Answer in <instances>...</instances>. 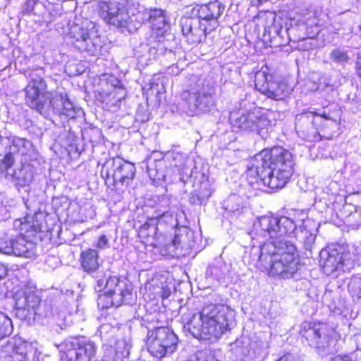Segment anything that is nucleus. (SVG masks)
<instances>
[{"label": "nucleus", "mask_w": 361, "mask_h": 361, "mask_svg": "<svg viewBox=\"0 0 361 361\" xmlns=\"http://www.w3.org/2000/svg\"><path fill=\"white\" fill-rule=\"evenodd\" d=\"M296 224L287 216H262L253 224L250 235L253 243L251 255L269 274L281 279L291 278L298 269L299 258L295 245L286 240L294 238L307 248L314 243L315 223L310 219Z\"/></svg>", "instance_id": "obj_1"}, {"label": "nucleus", "mask_w": 361, "mask_h": 361, "mask_svg": "<svg viewBox=\"0 0 361 361\" xmlns=\"http://www.w3.org/2000/svg\"><path fill=\"white\" fill-rule=\"evenodd\" d=\"M292 154L282 147L265 149L251 158L247 165L246 178L254 189L268 186L283 188L293 173Z\"/></svg>", "instance_id": "obj_2"}, {"label": "nucleus", "mask_w": 361, "mask_h": 361, "mask_svg": "<svg viewBox=\"0 0 361 361\" xmlns=\"http://www.w3.org/2000/svg\"><path fill=\"white\" fill-rule=\"evenodd\" d=\"M44 74V68L40 67L30 73V81L25 89L27 105L45 118L49 117L51 112L59 115L61 119H75L82 116V109L74 106L66 94L54 97L52 92L47 90Z\"/></svg>", "instance_id": "obj_3"}, {"label": "nucleus", "mask_w": 361, "mask_h": 361, "mask_svg": "<svg viewBox=\"0 0 361 361\" xmlns=\"http://www.w3.org/2000/svg\"><path fill=\"white\" fill-rule=\"evenodd\" d=\"M235 325V311L225 305H209L192 316L185 327L197 338L218 341Z\"/></svg>", "instance_id": "obj_4"}, {"label": "nucleus", "mask_w": 361, "mask_h": 361, "mask_svg": "<svg viewBox=\"0 0 361 361\" xmlns=\"http://www.w3.org/2000/svg\"><path fill=\"white\" fill-rule=\"evenodd\" d=\"M214 87L202 80L181 94L182 108L188 115L211 111L215 106Z\"/></svg>", "instance_id": "obj_5"}, {"label": "nucleus", "mask_w": 361, "mask_h": 361, "mask_svg": "<svg viewBox=\"0 0 361 361\" xmlns=\"http://www.w3.org/2000/svg\"><path fill=\"white\" fill-rule=\"evenodd\" d=\"M68 35L73 46L80 51L92 56L99 52L100 39L94 23L85 20L80 24L74 23L71 25Z\"/></svg>", "instance_id": "obj_6"}, {"label": "nucleus", "mask_w": 361, "mask_h": 361, "mask_svg": "<svg viewBox=\"0 0 361 361\" xmlns=\"http://www.w3.org/2000/svg\"><path fill=\"white\" fill-rule=\"evenodd\" d=\"M273 116L272 112L264 114L259 109L253 111L239 109L231 113L229 120L231 126L235 128L261 134L263 130H268L276 124L275 121L271 120Z\"/></svg>", "instance_id": "obj_7"}, {"label": "nucleus", "mask_w": 361, "mask_h": 361, "mask_svg": "<svg viewBox=\"0 0 361 361\" xmlns=\"http://www.w3.org/2000/svg\"><path fill=\"white\" fill-rule=\"evenodd\" d=\"M133 301L131 286L116 276H111L106 281L104 293L99 296L97 303L102 308H109L119 307L122 304L130 305Z\"/></svg>", "instance_id": "obj_8"}, {"label": "nucleus", "mask_w": 361, "mask_h": 361, "mask_svg": "<svg viewBox=\"0 0 361 361\" xmlns=\"http://www.w3.org/2000/svg\"><path fill=\"white\" fill-rule=\"evenodd\" d=\"M47 306L31 291L18 292L16 295V314L22 320H39L47 317Z\"/></svg>", "instance_id": "obj_9"}, {"label": "nucleus", "mask_w": 361, "mask_h": 361, "mask_svg": "<svg viewBox=\"0 0 361 361\" xmlns=\"http://www.w3.org/2000/svg\"><path fill=\"white\" fill-rule=\"evenodd\" d=\"M146 343L152 356L161 358L176 350L178 338L168 328L161 327L148 331Z\"/></svg>", "instance_id": "obj_10"}, {"label": "nucleus", "mask_w": 361, "mask_h": 361, "mask_svg": "<svg viewBox=\"0 0 361 361\" xmlns=\"http://www.w3.org/2000/svg\"><path fill=\"white\" fill-rule=\"evenodd\" d=\"M300 334L310 345L318 348L328 347L340 337L333 326L322 322H304Z\"/></svg>", "instance_id": "obj_11"}, {"label": "nucleus", "mask_w": 361, "mask_h": 361, "mask_svg": "<svg viewBox=\"0 0 361 361\" xmlns=\"http://www.w3.org/2000/svg\"><path fill=\"white\" fill-rule=\"evenodd\" d=\"M255 78L256 89L269 98L282 100L291 92V88L286 82L272 80V75L267 66H263L257 71Z\"/></svg>", "instance_id": "obj_12"}, {"label": "nucleus", "mask_w": 361, "mask_h": 361, "mask_svg": "<svg viewBox=\"0 0 361 361\" xmlns=\"http://www.w3.org/2000/svg\"><path fill=\"white\" fill-rule=\"evenodd\" d=\"M98 7L99 16L107 23L131 31V17L128 11L119 3L101 1Z\"/></svg>", "instance_id": "obj_13"}, {"label": "nucleus", "mask_w": 361, "mask_h": 361, "mask_svg": "<svg viewBox=\"0 0 361 361\" xmlns=\"http://www.w3.org/2000/svg\"><path fill=\"white\" fill-rule=\"evenodd\" d=\"M224 6L218 1L206 4L197 5L192 8L191 15L200 19V21L211 31L219 25V18L224 11Z\"/></svg>", "instance_id": "obj_14"}, {"label": "nucleus", "mask_w": 361, "mask_h": 361, "mask_svg": "<svg viewBox=\"0 0 361 361\" xmlns=\"http://www.w3.org/2000/svg\"><path fill=\"white\" fill-rule=\"evenodd\" d=\"M180 26L183 35L192 44L201 42L206 38L207 33L212 32L200 19L192 15L190 17L183 18L180 20Z\"/></svg>", "instance_id": "obj_15"}, {"label": "nucleus", "mask_w": 361, "mask_h": 361, "mask_svg": "<svg viewBox=\"0 0 361 361\" xmlns=\"http://www.w3.org/2000/svg\"><path fill=\"white\" fill-rule=\"evenodd\" d=\"M32 144L28 140L18 137H11L6 138V153L3 162L6 167H11L14 162L13 154H26Z\"/></svg>", "instance_id": "obj_16"}, {"label": "nucleus", "mask_w": 361, "mask_h": 361, "mask_svg": "<svg viewBox=\"0 0 361 361\" xmlns=\"http://www.w3.org/2000/svg\"><path fill=\"white\" fill-rule=\"evenodd\" d=\"M114 181L121 183L123 185L128 186L133 180L136 168L135 165L123 159L117 157L113 159Z\"/></svg>", "instance_id": "obj_17"}, {"label": "nucleus", "mask_w": 361, "mask_h": 361, "mask_svg": "<svg viewBox=\"0 0 361 361\" xmlns=\"http://www.w3.org/2000/svg\"><path fill=\"white\" fill-rule=\"evenodd\" d=\"M169 157L172 164L178 169L180 180L183 181L185 178L192 176L195 163L188 154L174 151L169 154Z\"/></svg>", "instance_id": "obj_18"}, {"label": "nucleus", "mask_w": 361, "mask_h": 361, "mask_svg": "<svg viewBox=\"0 0 361 361\" xmlns=\"http://www.w3.org/2000/svg\"><path fill=\"white\" fill-rule=\"evenodd\" d=\"M320 257L326 274L336 271L343 262V254L331 247L322 250Z\"/></svg>", "instance_id": "obj_19"}, {"label": "nucleus", "mask_w": 361, "mask_h": 361, "mask_svg": "<svg viewBox=\"0 0 361 361\" xmlns=\"http://www.w3.org/2000/svg\"><path fill=\"white\" fill-rule=\"evenodd\" d=\"M157 220L150 219L140 226L138 235L145 240L146 243L157 247L161 245L160 236L157 235Z\"/></svg>", "instance_id": "obj_20"}, {"label": "nucleus", "mask_w": 361, "mask_h": 361, "mask_svg": "<svg viewBox=\"0 0 361 361\" xmlns=\"http://www.w3.org/2000/svg\"><path fill=\"white\" fill-rule=\"evenodd\" d=\"M113 90L106 96L105 100L112 110H116L119 106V104L126 94V92L121 81L116 78H112L109 81Z\"/></svg>", "instance_id": "obj_21"}, {"label": "nucleus", "mask_w": 361, "mask_h": 361, "mask_svg": "<svg viewBox=\"0 0 361 361\" xmlns=\"http://www.w3.org/2000/svg\"><path fill=\"white\" fill-rule=\"evenodd\" d=\"M185 236L183 233H177L175 231L173 238L170 237L166 242L163 244L160 252L161 255L166 257H178L179 254L178 250L183 247V239Z\"/></svg>", "instance_id": "obj_22"}, {"label": "nucleus", "mask_w": 361, "mask_h": 361, "mask_svg": "<svg viewBox=\"0 0 361 361\" xmlns=\"http://www.w3.org/2000/svg\"><path fill=\"white\" fill-rule=\"evenodd\" d=\"M81 266L83 270L88 274L94 273L100 264L99 262V254L94 249H87L80 254Z\"/></svg>", "instance_id": "obj_23"}, {"label": "nucleus", "mask_w": 361, "mask_h": 361, "mask_svg": "<svg viewBox=\"0 0 361 361\" xmlns=\"http://www.w3.org/2000/svg\"><path fill=\"white\" fill-rule=\"evenodd\" d=\"M317 25V23L316 22L315 18H314L313 22H312V23L308 22V21L303 22V21H300V20H298V22H296L295 20H291L290 28L286 27V29L283 30L282 28V27L274 24L271 27V32H272L273 34L275 35L274 36V37L277 36V37L283 38L285 35H286L288 36V37H289L290 33L293 32L295 31V30H296V27H298V29H300L301 30H304L307 29L308 27H312L313 25Z\"/></svg>", "instance_id": "obj_24"}, {"label": "nucleus", "mask_w": 361, "mask_h": 361, "mask_svg": "<svg viewBox=\"0 0 361 361\" xmlns=\"http://www.w3.org/2000/svg\"><path fill=\"white\" fill-rule=\"evenodd\" d=\"M20 226L21 233L27 235L28 237L34 236L42 230V224L37 219L36 216H27L24 218V221L20 219L15 221V226Z\"/></svg>", "instance_id": "obj_25"}, {"label": "nucleus", "mask_w": 361, "mask_h": 361, "mask_svg": "<svg viewBox=\"0 0 361 361\" xmlns=\"http://www.w3.org/2000/svg\"><path fill=\"white\" fill-rule=\"evenodd\" d=\"M12 254L23 257H31L33 252L34 245L27 241L24 237L20 235L16 239H11Z\"/></svg>", "instance_id": "obj_26"}, {"label": "nucleus", "mask_w": 361, "mask_h": 361, "mask_svg": "<svg viewBox=\"0 0 361 361\" xmlns=\"http://www.w3.org/2000/svg\"><path fill=\"white\" fill-rule=\"evenodd\" d=\"M140 49L144 53L142 56L145 57L149 61L157 59L159 56L166 51L163 42L151 39L149 43L141 44Z\"/></svg>", "instance_id": "obj_27"}, {"label": "nucleus", "mask_w": 361, "mask_h": 361, "mask_svg": "<svg viewBox=\"0 0 361 361\" xmlns=\"http://www.w3.org/2000/svg\"><path fill=\"white\" fill-rule=\"evenodd\" d=\"M148 19L154 29L158 30L164 29V27L169 24L166 17V12L161 9H149Z\"/></svg>", "instance_id": "obj_28"}, {"label": "nucleus", "mask_w": 361, "mask_h": 361, "mask_svg": "<svg viewBox=\"0 0 361 361\" xmlns=\"http://www.w3.org/2000/svg\"><path fill=\"white\" fill-rule=\"evenodd\" d=\"M224 208L231 213H240L243 211L241 198L236 195H230L224 202Z\"/></svg>", "instance_id": "obj_29"}, {"label": "nucleus", "mask_w": 361, "mask_h": 361, "mask_svg": "<svg viewBox=\"0 0 361 361\" xmlns=\"http://www.w3.org/2000/svg\"><path fill=\"white\" fill-rule=\"evenodd\" d=\"M13 331L11 319L4 312H0V340L8 336Z\"/></svg>", "instance_id": "obj_30"}, {"label": "nucleus", "mask_w": 361, "mask_h": 361, "mask_svg": "<svg viewBox=\"0 0 361 361\" xmlns=\"http://www.w3.org/2000/svg\"><path fill=\"white\" fill-rule=\"evenodd\" d=\"M330 58L334 62L341 65L347 63L349 59L347 52L340 49H334L330 54Z\"/></svg>", "instance_id": "obj_31"}, {"label": "nucleus", "mask_w": 361, "mask_h": 361, "mask_svg": "<svg viewBox=\"0 0 361 361\" xmlns=\"http://www.w3.org/2000/svg\"><path fill=\"white\" fill-rule=\"evenodd\" d=\"M34 178L33 170L30 166H23L20 172L19 180L22 181L24 185L32 183Z\"/></svg>", "instance_id": "obj_32"}, {"label": "nucleus", "mask_w": 361, "mask_h": 361, "mask_svg": "<svg viewBox=\"0 0 361 361\" xmlns=\"http://www.w3.org/2000/svg\"><path fill=\"white\" fill-rule=\"evenodd\" d=\"M130 345L125 340H119L116 343V353L122 357L129 355Z\"/></svg>", "instance_id": "obj_33"}, {"label": "nucleus", "mask_w": 361, "mask_h": 361, "mask_svg": "<svg viewBox=\"0 0 361 361\" xmlns=\"http://www.w3.org/2000/svg\"><path fill=\"white\" fill-rule=\"evenodd\" d=\"M348 288L353 297L361 299V279L353 280L349 284Z\"/></svg>", "instance_id": "obj_34"}, {"label": "nucleus", "mask_w": 361, "mask_h": 361, "mask_svg": "<svg viewBox=\"0 0 361 361\" xmlns=\"http://www.w3.org/2000/svg\"><path fill=\"white\" fill-rule=\"evenodd\" d=\"M12 251L11 239L8 240L6 238H0V252L11 255Z\"/></svg>", "instance_id": "obj_35"}, {"label": "nucleus", "mask_w": 361, "mask_h": 361, "mask_svg": "<svg viewBox=\"0 0 361 361\" xmlns=\"http://www.w3.org/2000/svg\"><path fill=\"white\" fill-rule=\"evenodd\" d=\"M95 247L102 250L109 247V243L108 238L105 235H101L95 243Z\"/></svg>", "instance_id": "obj_36"}, {"label": "nucleus", "mask_w": 361, "mask_h": 361, "mask_svg": "<svg viewBox=\"0 0 361 361\" xmlns=\"http://www.w3.org/2000/svg\"><path fill=\"white\" fill-rule=\"evenodd\" d=\"M314 116H319L321 117L325 118L326 119L328 118L325 114H319L314 111H307L302 113L300 115H298L296 119H303L305 118H309L311 117H314Z\"/></svg>", "instance_id": "obj_37"}, {"label": "nucleus", "mask_w": 361, "mask_h": 361, "mask_svg": "<svg viewBox=\"0 0 361 361\" xmlns=\"http://www.w3.org/2000/svg\"><path fill=\"white\" fill-rule=\"evenodd\" d=\"M106 281L107 280L104 281V279H99L97 281V285L95 286L96 290L99 291V292L103 290L104 292V288H105Z\"/></svg>", "instance_id": "obj_38"}, {"label": "nucleus", "mask_w": 361, "mask_h": 361, "mask_svg": "<svg viewBox=\"0 0 361 361\" xmlns=\"http://www.w3.org/2000/svg\"><path fill=\"white\" fill-rule=\"evenodd\" d=\"M277 361H298L292 354H286L280 357Z\"/></svg>", "instance_id": "obj_39"}, {"label": "nucleus", "mask_w": 361, "mask_h": 361, "mask_svg": "<svg viewBox=\"0 0 361 361\" xmlns=\"http://www.w3.org/2000/svg\"><path fill=\"white\" fill-rule=\"evenodd\" d=\"M356 72L359 77L361 78V53L359 54L356 62Z\"/></svg>", "instance_id": "obj_40"}, {"label": "nucleus", "mask_w": 361, "mask_h": 361, "mask_svg": "<svg viewBox=\"0 0 361 361\" xmlns=\"http://www.w3.org/2000/svg\"><path fill=\"white\" fill-rule=\"evenodd\" d=\"M7 274V268L4 264L0 263V280L4 278Z\"/></svg>", "instance_id": "obj_41"}, {"label": "nucleus", "mask_w": 361, "mask_h": 361, "mask_svg": "<svg viewBox=\"0 0 361 361\" xmlns=\"http://www.w3.org/2000/svg\"><path fill=\"white\" fill-rule=\"evenodd\" d=\"M158 293L161 294L163 298H166L170 295V290L169 289L166 290L165 288H161Z\"/></svg>", "instance_id": "obj_42"}, {"label": "nucleus", "mask_w": 361, "mask_h": 361, "mask_svg": "<svg viewBox=\"0 0 361 361\" xmlns=\"http://www.w3.org/2000/svg\"><path fill=\"white\" fill-rule=\"evenodd\" d=\"M216 271H217V267H211L207 270V274H214Z\"/></svg>", "instance_id": "obj_43"}, {"label": "nucleus", "mask_w": 361, "mask_h": 361, "mask_svg": "<svg viewBox=\"0 0 361 361\" xmlns=\"http://www.w3.org/2000/svg\"><path fill=\"white\" fill-rule=\"evenodd\" d=\"M108 327H109L108 326H105V325L100 326V329H99L100 333L102 334L103 331L105 330L106 329H107Z\"/></svg>", "instance_id": "obj_44"}, {"label": "nucleus", "mask_w": 361, "mask_h": 361, "mask_svg": "<svg viewBox=\"0 0 361 361\" xmlns=\"http://www.w3.org/2000/svg\"><path fill=\"white\" fill-rule=\"evenodd\" d=\"M180 231L182 232V233H185L186 235L189 234V233L188 232V228H183V229L182 231Z\"/></svg>", "instance_id": "obj_45"}, {"label": "nucleus", "mask_w": 361, "mask_h": 361, "mask_svg": "<svg viewBox=\"0 0 361 361\" xmlns=\"http://www.w3.org/2000/svg\"><path fill=\"white\" fill-rule=\"evenodd\" d=\"M259 4H261L262 2L267 1V0H257Z\"/></svg>", "instance_id": "obj_46"}, {"label": "nucleus", "mask_w": 361, "mask_h": 361, "mask_svg": "<svg viewBox=\"0 0 361 361\" xmlns=\"http://www.w3.org/2000/svg\"><path fill=\"white\" fill-rule=\"evenodd\" d=\"M202 200H200V204H202Z\"/></svg>", "instance_id": "obj_47"}]
</instances>
